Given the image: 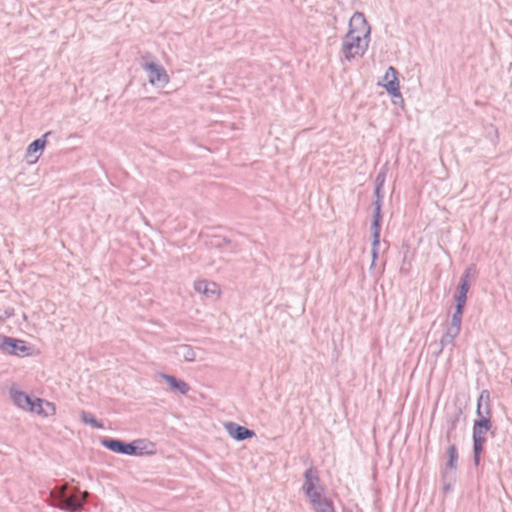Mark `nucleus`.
<instances>
[{"mask_svg":"<svg viewBox=\"0 0 512 512\" xmlns=\"http://www.w3.org/2000/svg\"><path fill=\"white\" fill-rule=\"evenodd\" d=\"M371 27L362 12H355L349 21V30L342 39L343 58L351 61L362 57L368 49Z\"/></svg>","mask_w":512,"mask_h":512,"instance_id":"nucleus-1","label":"nucleus"},{"mask_svg":"<svg viewBox=\"0 0 512 512\" xmlns=\"http://www.w3.org/2000/svg\"><path fill=\"white\" fill-rule=\"evenodd\" d=\"M489 401V392L483 390L477 401L476 414L478 419L475 420L473 425V462L476 466L480 463L483 444L486 441L485 435L492 427Z\"/></svg>","mask_w":512,"mask_h":512,"instance_id":"nucleus-2","label":"nucleus"},{"mask_svg":"<svg viewBox=\"0 0 512 512\" xmlns=\"http://www.w3.org/2000/svg\"><path fill=\"white\" fill-rule=\"evenodd\" d=\"M88 492H80L78 488H70L68 485L55 487L50 492L51 504L68 512L80 511L88 497Z\"/></svg>","mask_w":512,"mask_h":512,"instance_id":"nucleus-3","label":"nucleus"},{"mask_svg":"<svg viewBox=\"0 0 512 512\" xmlns=\"http://www.w3.org/2000/svg\"><path fill=\"white\" fill-rule=\"evenodd\" d=\"M0 350L7 354L24 357L31 354L32 347L24 340L0 335Z\"/></svg>","mask_w":512,"mask_h":512,"instance_id":"nucleus-4","label":"nucleus"},{"mask_svg":"<svg viewBox=\"0 0 512 512\" xmlns=\"http://www.w3.org/2000/svg\"><path fill=\"white\" fill-rule=\"evenodd\" d=\"M139 443H142V441L126 443L114 438H103L101 440L102 446L108 450L124 455H141L142 452L140 451L141 448L138 446Z\"/></svg>","mask_w":512,"mask_h":512,"instance_id":"nucleus-5","label":"nucleus"},{"mask_svg":"<svg viewBox=\"0 0 512 512\" xmlns=\"http://www.w3.org/2000/svg\"><path fill=\"white\" fill-rule=\"evenodd\" d=\"M302 491L308 499L323 494L324 488L320 484L319 472L316 468L310 467L304 472Z\"/></svg>","mask_w":512,"mask_h":512,"instance_id":"nucleus-6","label":"nucleus"},{"mask_svg":"<svg viewBox=\"0 0 512 512\" xmlns=\"http://www.w3.org/2000/svg\"><path fill=\"white\" fill-rule=\"evenodd\" d=\"M147 72L149 83L157 88H164L169 82V76L160 64L155 62H146L142 65Z\"/></svg>","mask_w":512,"mask_h":512,"instance_id":"nucleus-7","label":"nucleus"},{"mask_svg":"<svg viewBox=\"0 0 512 512\" xmlns=\"http://www.w3.org/2000/svg\"><path fill=\"white\" fill-rule=\"evenodd\" d=\"M397 75L398 71L392 66L387 69L384 75L385 84L383 86L385 87L386 91L393 97H401Z\"/></svg>","mask_w":512,"mask_h":512,"instance_id":"nucleus-8","label":"nucleus"},{"mask_svg":"<svg viewBox=\"0 0 512 512\" xmlns=\"http://www.w3.org/2000/svg\"><path fill=\"white\" fill-rule=\"evenodd\" d=\"M224 426L229 436L237 441H243L255 435L253 430L240 426L235 422H227Z\"/></svg>","mask_w":512,"mask_h":512,"instance_id":"nucleus-9","label":"nucleus"},{"mask_svg":"<svg viewBox=\"0 0 512 512\" xmlns=\"http://www.w3.org/2000/svg\"><path fill=\"white\" fill-rule=\"evenodd\" d=\"M51 132L45 133L41 138L34 140L30 143L26 149V157L33 158L30 160L31 163H34L38 160L39 155H35L36 153H41L46 145V137L49 136Z\"/></svg>","mask_w":512,"mask_h":512,"instance_id":"nucleus-10","label":"nucleus"},{"mask_svg":"<svg viewBox=\"0 0 512 512\" xmlns=\"http://www.w3.org/2000/svg\"><path fill=\"white\" fill-rule=\"evenodd\" d=\"M308 500L315 512H335L332 501L323 494H318L317 497Z\"/></svg>","mask_w":512,"mask_h":512,"instance_id":"nucleus-11","label":"nucleus"},{"mask_svg":"<svg viewBox=\"0 0 512 512\" xmlns=\"http://www.w3.org/2000/svg\"><path fill=\"white\" fill-rule=\"evenodd\" d=\"M194 288L197 292L202 293L207 297L219 295V286L215 282L199 280L195 282Z\"/></svg>","mask_w":512,"mask_h":512,"instance_id":"nucleus-12","label":"nucleus"},{"mask_svg":"<svg viewBox=\"0 0 512 512\" xmlns=\"http://www.w3.org/2000/svg\"><path fill=\"white\" fill-rule=\"evenodd\" d=\"M10 393L15 405L23 410L29 411V407L33 401L29 395H27L25 392L15 391L13 389L10 391Z\"/></svg>","mask_w":512,"mask_h":512,"instance_id":"nucleus-13","label":"nucleus"},{"mask_svg":"<svg viewBox=\"0 0 512 512\" xmlns=\"http://www.w3.org/2000/svg\"><path fill=\"white\" fill-rule=\"evenodd\" d=\"M174 354L178 358H183L188 362H193L196 359V353L193 347L188 344H181L174 347Z\"/></svg>","mask_w":512,"mask_h":512,"instance_id":"nucleus-14","label":"nucleus"},{"mask_svg":"<svg viewBox=\"0 0 512 512\" xmlns=\"http://www.w3.org/2000/svg\"><path fill=\"white\" fill-rule=\"evenodd\" d=\"M162 377L166 380L171 389L176 390L181 394H186L189 391V385L185 381L167 374H162Z\"/></svg>","mask_w":512,"mask_h":512,"instance_id":"nucleus-15","label":"nucleus"},{"mask_svg":"<svg viewBox=\"0 0 512 512\" xmlns=\"http://www.w3.org/2000/svg\"><path fill=\"white\" fill-rule=\"evenodd\" d=\"M458 335V332H452L451 330L446 329V332L441 336L440 342L438 344L439 348L436 354L439 355L445 346L452 344Z\"/></svg>","mask_w":512,"mask_h":512,"instance_id":"nucleus-16","label":"nucleus"},{"mask_svg":"<svg viewBox=\"0 0 512 512\" xmlns=\"http://www.w3.org/2000/svg\"><path fill=\"white\" fill-rule=\"evenodd\" d=\"M463 312V310L455 309L451 317V320L447 326V329L451 330L452 332L460 333Z\"/></svg>","mask_w":512,"mask_h":512,"instance_id":"nucleus-17","label":"nucleus"},{"mask_svg":"<svg viewBox=\"0 0 512 512\" xmlns=\"http://www.w3.org/2000/svg\"><path fill=\"white\" fill-rule=\"evenodd\" d=\"M81 420L85 424L91 425L93 428L101 429L103 428V424L95 419V417L86 411H82L80 414Z\"/></svg>","mask_w":512,"mask_h":512,"instance_id":"nucleus-18","label":"nucleus"},{"mask_svg":"<svg viewBox=\"0 0 512 512\" xmlns=\"http://www.w3.org/2000/svg\"><path fill=\"white\" fill-rule=\"evenodd\" d=\"M447 453H448V457H449L447 464H446L447 468L456 469L457 460H458V452H457L456 446L454 444L450 445L448 447Z\"/></svg>","mask_w":512,"mask_h":512,"instance_id":"nucleus-19","label":"nucleus"},{"mask_svg":"<svg viewBox=\"0 0 512 512\" xmlns=\"http://www.w3.org/2000/svg\"><path fill=\"white\" fill-rule=\"evenodd\" d=\"M372 242H380L381 222H373L371 224Z\"/></svg>","mask_w":512,"mask_h":512,"instance_id":"nucleus-20","label":"nucleus"},{"mask_svg":"<svg viewBox=\"0 0 512 512\" xmlns=\"http://www.w3.org/2000/svg\"><path fill=\"white\" fill-rule=\"evenodd\" d=\"M42 404H43V401L41 399H39V398L33 399L32 404L29 407V411L30 412H35V413H37L39 415L45 414L44 410L42 408Z\"/></svg>","mask_w":512,"mask_h":512,"instance_id":"nucleus-21","label":"nucleus"},{"mask_svg":"<svg viewBox=\"0 0 512 512\" xmlns=\"http://www.w3.org/2000/svg\"><path fill=\"white\" fill-rule=\"evenodd\" d=\"M455 300H456L455 309L463 310L464 311V308H465V305H466V300H467V295L466 294H462V293H457L455 295Z\"/></svg>","mask_w":512,"mask_h":512,"instance_id":"nucleus-22","label":"nucleus"},{"mask_svg":"<svg viewBox=\"0 0 512 512\" xmlns=\"http://www.w3.org/2000/svg\"><path fill=\"white\" fill-rule=\"evenodd\" d=\"M381 183H379L378 185H376L375 187V191H374V194H375V200L373 201V203H379V206L382 207V203H383V194L381 192Z\"/></svg>","mask_w":512,"mask_h":512,"instance_id":"nucleus-23","label":"nucleus"},{"mask_svg":"<svg viewBox=\"0 0 512 512\" xmlns=\"http://www.w3.org/2000/svg\"><path fill=\"white\" fill-rule=\"evenodd\" d=\"M469 288H470V281L469 280H460L457 293H462V294H466L467 295V293L469 291Z\"/></svg>","mask_w":512,"mask_h":512,"instance_id":"nucleus-24","label":"nucleus"},{"mask_svg":"<svg viewBox=\"0 0 512 512\" xmlns=\"http://www.w3.org/2000/svg\"><path fill=\"white\" fill-rule=\"evenodd\" d=\"M379 246H380V242H372V244H371V256H372L373 263H376V260L378 259Z\"/></svg>","mask_w":512,"mask_h":512,"instance_id":"nucleus-25","label":"nucleus"},{"mask_svg":"<svg viewBox=\"0 0 512 512\" xmlns=\"http://www.w3.org/2000/svg\"><path fill=\"white\" fill-rule=\"evenodd\" d=\"M373 206H374L373 222H381V220H382L381 207L379 206V203H373Z\"/></svg>","mask_w":512,"mask_h":512,"instance_id":"nucleus-26","label":"nucleus"},{"mask_svg":"<svg viewBox=\"0 0 512 512\" xmlns=\"http://www.w3.org/2000/svg\"><path fill=\"white\" fill-rule=\"evenodd\" d=\"M475 273V267L474 265H470L469 267H467L463 273V275L461 276L460 280H469L470 281V277L473 276Z\"/></svg>","mask_w":512,"mask_h":512,"instance_id":"nucleus-27","label":"nucleus"},{"mask_svg":"<svg viewBox=\"0 0 512 512\" xmlns=\"http://www.w3.org/2000/svg\"><path fill=\"white\" fill-rule=\"evenodd\" d=\"M384 180H385V175L384 174H381L379 173L376 177V185H378L379 183H381V187L383 186V183H384Z\"/></svg>","mask_w":512,"mask_h":512,"instance_id":"nucleus-28","label":"nucleus"},{"mask_svg":"<svg viewBox=\"0 0 512 512\" xmlns=\"http://www.w3.org/2000/svg\"><path fill=\"white\" fill-rule=\"evenodd\" d=\"M376 263H373V260L371 261L370 269H372L375 266Z\"/></svg>","mask_w":512,"mask_h":512,"instance_id":"nucleus-29","label":"nucleus"},{"mask_svg":"<svg viewBox=\"0 0 512 512\" xmlns=\"http://www.w3.org/2000/svg\"><path fill=\"white\" fill-rule=\"evenodd\" d=\"M454 426H455V421H453L451 429H453Z\"/></svg>","mask_w":512,"mask_h":512,"instance_id":"nucleus-30","label":"nucleus"}]
</instances>
